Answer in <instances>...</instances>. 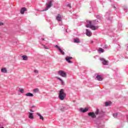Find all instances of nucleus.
I'll use <instances>...</instances> for the list:
<instances>
[{
    "instance_id": "4468645a",
    "label": "nucleus",
    "mask_w": 128,
    "mask_h": 128,
    "mask_svg": "<svg viewBox=\"0 0 128 128\" xmlns=\"http://www.w3.org/2000/svg\"><path fill=\"white\" fill-rule=\"evenodd\" d=\"M96 78L97 80H99L100 82H102V78L100 75H98L96 76Z\"/></svg>"
},
{
    "instance_id": "6ab92c4d",
    "label": "nucleus",
    "mask_w": 128,
    "mask_h": 128,
    "mask_svg": "<svg viewBox=\"0 0 128 128\" xmlns=\"http://www.w3.org/2000/svg\"><path fill=\"white\" fill-rule=\"evenodd\" d=\"M23 60H28V56L26 55H24L22 56Z\"/></svg>"
},
{
    "instance_id": "c756f323",
    "label": "nucleus",
    "mask_w": 128,
    "mask_h": 128,
    "mask_svg": "<svg viewBox=\"0 0 128 128\" xmlns=\"http://www.w3.org/2000/svg\"><path fill=\"white\" fill-rule=\"evenodd\" d=\"M44 46V48H45L46 50H48V47L46 46L43 45Z\"/></svg>"
},
{
    "instance_id": "412c9836",
    "label": "nucleus",
    "mask_w": 128,
    "mask_h": 128,
    "mask_svg": "<svg viewBox=\"0 0 128 128\" xmlns=\"http://www.w3.org/2000/svg\"><path fill=\"white\" fill-rule=\"evenodd\" d=\"M36 114L40 116V120H44V117L40 113H37Z\"/></svg>"
},
{
    "instance_id": "0eeeda50",
    "label": "nucleus",
    "mask_w": 128,
    "mask_h": 128,
    "mask_svg": "<svg viewBox=\"0 0 128 128\" xmlns=\"http://www.w3.org/2000/svg\"><path fill=\"white\" fill-rule=\"evenodd\" d=\"M56 48L58 50H59V52H60L61 54H62V56H64V51H62V50L60 48V46H58L56 45Z\"/></svg>"
},
{
    "instance_id": "20e7f679",
    "label": "nucleus",
    "mask_w": 128,
    "mask_h": 128,
    "mask_svg": "<svg viewBox=\"0 0 128 128\" xmlns=\"http://www.w3.org/2000/svg\"><path fill=\"white\" fill-rule=\"evenodd\" d=\"M58 74L59 76H62V78H66V72H64V70H59Z\"/></svg>"
},
{
    "instance_id": "a211bd4d",
    "label": "nucleus",
    "mask_w": 128,
    "mask_h": 128,
    "mask_svg": "<svg viewBox=\"0 0 128 128\" xmlns=\"http://www.w3.org/2000/svg\"><path fill=\"white\" fill-rule=\"evenodd\" d=\"M110 104H112V102L110 101L105 102L106 106H110Z\"/></svg>"
},
{
    "instance_id": "cd10ccee",
    "label": "nucleus",
    "mask_w": 128,
    "mask_h": 128,
    "mask_svg": "<svg viewBox=\"0 0 128 128\" xmlns=\"http://www.w3.org/2000/svg\"><path fill=\"white\" fill-rule=\"evenodd\" d=\"M34 72L35 74H38V70H34Z\"/></svg>"
},
{
    "instance_id": "2eb2a0df",
    "label": "nucleus",
    "mask_w": 128,
    "mask_h": 128,
    "mask_svg": "<svg viewBox=\"0 0 128 128\" xmlns=\"http://www.w3.org/2000/svg\"><path fill=\"white\" fill-rule=\"evenodd\" d=\"M26 10V8H22L20 10V14H24V12Z\"/></svg>"
},
{
    "instance_id": "f704fd0d",
    "label": "nucleus",
    "mask_w": 128,
    "mask_h": 128,
    "mask_svg": "<svg viewBox=\"0 0 128 128\" xmlns=\"http://www.w3.org/2000/svg\"><path fill=\"white\" fill-rule=\"evenodd\" d=\"M97 18H100V16H97Z\"/></svg>"
},
{
    "instance_id": "f3484780",
    "label": "nucleus",
    "mask_w": 128,
    "mask_h": 128,
    "mask_svg": "<svg viewBox=\"0 0 128 128\" xmlns=\"http://www.w3.org/2000/svg\"><path fill=\"white\" fill-rule=\"evenodd\" d=\"M1 72H4V74H6V73L8 72V70H6V68H2L1 70Z\"/></svg>"
},
{
    "instance_id": "4be33fe9",
    "label": "nucleus",
    "mask_w": 128,
    "mask_h": 128,
    "mask_svg": "<svg viewBox=\"0 0 128 128\" xmlns=\"http://www.w3.org/2000/svg\"><path fill=\"white\" fill-rule=\"evenodd\" d=\"M56 78L59 80H60V82H61L62 84H64V81L62 80L60 78L58 77H56Z\"/></svg>"
},
{
    "instance_id": "bb28decb",
    "label": "nucleus",
    "mask_w": 128,
    "mask_h": 128,
    "mask_svg": "<svg viewBox=\"0 0 128 128\" xmlns=\"http://www.w3.org/2000/svg\"><path fill=\"white\" fill-rule=\"evenodd\" d=\"M98 112H99L98 109H97L96 111L95 112L96 114H98Z\"/></svg>"
},
{
    "instance_id": "9b49d317",
    "label": "nucleus",
    "mask_w": 128,
    "mask_h": 128,
    "mask_svg": "<svg viewBox=\"0 0 128 128\" xmlns=\"http://www.w3.org/2000/svg\"><path fill=\"white\" fill-rule=\"evenodd\" d=\"M86 36H92V32H90V30L86 29Z\"/></svg>"
},
{
    "instance_id": "f8f14e48",
    "label": "nucleus",
    "mask_w": 128,
    "mask_h": 128,
    "mask_svg": "<svg viewBox=\"0 0 128 128\" xmlns=\"http://www.w3.org/2000/svg\"><path fill=\"white\" fill-rule=\"evenodd\" d=\"M28 118H30V120H34V114L32 112H28Z\"/></svg>"
},
{
    "instance_id": "2f4dec72",
    "label": "nucleus",
    "mask_w": 128,
    "mask_h": 128,
    "mask_svg": "<svg viewBox=\"0 0 128 128\" xmlns=\"http://www.w3.org/2000/svg\"><path fill=\"white\" fill-rule=\"evenodd\" d=\"M67 6H69V8H70V4H68L67 5Z\"/></svg>"
},
{
    "instance_id": "5701e85b",
    "label": "nucleus",
    "mask_w": 128,
    "mask_h": 128,
    "mask_svg": "<svg viewBox=\"0 0 128 128\" xmlns=\"http://www.w3.org/2000/svg\"><path fill=\"white\" fill-rule=\"evenodd\" d=\"M74 42H76V44L80 42V39L78 38L74 39Z\"/></svg>"
},
{
    "instance_id": "393cba45",
    "label": "nucleus",
    "mask_w": 128,
    "mask_h": 128,
    "mask_svg": "<svg viewBox=\"0 0 128 128\" xmlns=\"http://www.w3.org/2000/svg\"><path fill=\"white\" fill-rule=\"evenodd\" d=\"M19 92H21V94H24V89L22 88L20 89Z\"/></svg>"
},
{
    "instance_id": "7c9ffc66",
    "label": "nucleus",
    "mask_w": 128,
    "mask_h": 128,
    "mask_svg": "<svg viewBox=\"0 0 128 128\" xmlns=\"http://www.w3.org/2000/svg\"><path fill=\"white\" fill-rule=\"evenodd\" d=\"M0 26H4V23L0 22Z\"/></svg>"
},
{
    "instance_id": "6e6552de",
    "label": "nucleus",
    "mask_w": 128,
    "mask_h": 128,
    "mask_svg": "<svg viewBox=\"0 0 128 128\" xmlns=\"http://www.w3.org/2000/svg\"><path fill=\"white\" fill-rule=\"evenodd\" d=\"M66 60L69 64H72V62L70 61V60H72V57L67 56L66 58Z\"/></svg>"
},
{
    "instance_id": "473e14b6",
    "label": "nucleus",
    "mask_w": 128,
    "mask_h": 128,
    "mask_svg": "<svg viewBox=\"0 0 128 128\" xmlns=\"http://www.w3.org/2000/svg\"><path fill=\"white\" fill-rule=\"evenodd\" d=\"M30 111L31 112H34V110H30Z\"/></svg>"
},
{
    "instance_id": "a878e982",
    "label": "nucleus",
    "mask_w": 128,
    "mask_h": 128,
    "mask_svg": "<svg viewBox=\"0 0 128 128\" xmlns=\"http://www.w3.org/2000/svg\"><path fill=\"white\" fill-rule=\"evenodd\" d=\"M113 116L114 118H116V116H118V113H115L113 114Z\"/></svg>"
},
{
    "instance_id": "f03ea898",
    "label": "nucleus",
    "mask_w": 128,
    "mask_h": 128,
    "mask_svg": "<svg viewBox=\"0 0 128 128\" xmlns=\"http://www.w3.org/2000/svg\"><path fill=\"white\" fill-rule=\"evenodd\" d=\"M66 97V94L64 92V90L61 89L58 94V98L60 100H64Z\"/></svg>"
},
{
    "instance_id": "b1692460",
    "label": "nucleus",
    "mask_w": 128,
    "mask_h": 128,
    "mask_svg": "<svg viewBox=\"0 0 128 128\" xmlns=\"http://www.w3.org/2000/svg\"><path fill=\"white\" fill-rule=\"evenodd\" d=\"M98 52H104V49H102V48H99Z\"/></svg>"
},
{
    "instance_id": "f257e3e1",
    "label": "nucleus",
    "mask_w": 128,
    "mask_h": 128,
    "mask_svg": "<svg viewBox=\"0 0 128 128\" xmlns=\"http://www.w3.org/2000/svg\"><path fill=\"white\" fill-rule=\"evenodd\" d=\"M98 20H94L92 22L87 20L86 23V27L90 28H91V30H98V26H92V24H98Z\"/></svg>"
},
{
    "instance_id": "dca6fc26",
    "label": "nucleus",
    "mask_w": 128,
    "mask_h": 128,
    "mask_svg": "<svg viewBox=\"0 0 128 128\" xmlns=\"http://www.w3.org/2000/svg\"><path fill=\"white\" fill-rule=\"evenodd\" d=\"M25 96H30V97H32L34 96V94L30 93V92H28L25 94Z\"/></svg>"
},
{
    "instance_id": "c85d7f7f",
    "label": "nucleus",
    "mask_w": 128,
    "mask_h": 128,
    "mask_svg": "<svg viewBox=\"0 0 128 128\" xmlns=\"http://www.w3.org/2000/svg\"><path fill=\"white\" fill-rule=\"evenodd\" d=\"M104 48H108V46L107 45L104 46Z\"/></svg>"
},
{
    "instance_id": "39448f33",
    "label": "nucleus",
    "mask_w": 128,
    "mask_h": 128,
    "mask_svg": "<svg viewBox=\"0 0 128 128\" xmlns=\"http://www.w3.org/2000/svg\"><path fill=\"white\" fill-rule=\"evenodd\" d=\"M100 60L102 62V64H104V66H108V61L106 60L104 58H100Z\"/></svg>"
},
{
    "instance_id": "9d476101",
    "label": "nucleus",
    "mask_w": 128,
    "mask_h": 128,
    "mask_svg": "<svg viewBox=\"0 0 128 128\" xmlns=\"http://www.w3.org/2000/svg\"><path fill=\"white\" fill-rule=\"evenodd\" d=\"M62 15L58 14L56 16V20L58 21V22H62Z\"/></svg>"
},
{
    "instance_id": "72a5a7b5",
    "label": "nucleus",
    "mask_w": 128,
    "mask_h": 128,
    "mask_svg": "<svg viewBox=\"0 0 128 128\" xmlns=\"http://www.w3.org/2000/svg\"><path fill=\"white\" fill-rule=\"evenodd\" d=\"M42 40H44V38H42Z\"/></svg>"
},
{
    "instance_id": "1a4fd4ad",
    "label": "nucleus",
    "mask_w": 128,
    "mask_h": 128,
    "mask_svg": "<svg viewBox=\"0 0 128 128\" xmlns=\"http://www.w3.org/2000/svg\"><path fill=\"white\" fill-rule=\"evenodd\" d=\"M88 116H91L93 118H94L96 116V114H94V112H90L88 113Z\"/></svg>"
},
{
    "instance_id": "ddd939ff",
    "label": "nucleus",
    "mask_w": 128,
    "mask_h": 128,
    "mask_svg": "<svg viewBox=\"0 0 128 128\" xmlns=\"http://www.w3.org/2000/svg\"><path fill=\"white\" fill-rule=\"evenodd\" d=\"M80 110L82 112H86L88 110V108H85L84 109L83 108H80Z\"/></svg>"
},
{
    "instance_id": "7ed1b4c3",
    "label": "nucleus",
    "mask_w": 128,
    "mask_h": 128,
    "mask_svg": "<svg viewBox=\"0 0 128 128\" xmlns=\"http://www.w3.org/2000/svg\"><path fill=\"white\" fill-rule=\"evenodd\" d=\"M52 6V0L49 1L48 3L46 4V8L44 10L43 12H46V10H48L49 8H50V7Z\"/></svg>"
},
{
    "instance_id": "aec40b11",
    "label": "nucleus",
    "mask_w": 128,
    "mask_h": 128,
    "mask_svg": "<svg viewBox=\"0 0 128 128\" xmlns=\"http://www.w3.org/2000/svg\"><path fill=\"white\" fill-rule=\"evenodd\" d=\"M33 92L36 94L38 92H40V90H38V88H36L35 89H34Z\"/></svg>"
},
{
    "instance_id": "423d86ee",
    "label": "nucleus",
    "mask_w": 128,
    "mask_h": 128,
    "mask_svg": "<svg viewBox=\"0 0 128 128\" xmlns=\"http://www.w3.org/2000/svg\"><path fill=\"white\" fill-rule=\"evenodd\" d=\"M70 106L66 104H64L62 106V108H61V110H69Z\"/></svg>"
},
{
    "instance_id": "c9c22d12",
    "label": "nucleus",
    "mask_w": 128,
    "mask_h": 128,
    "mask_svg": "<svg viewBox=\"0 0 128 128\" xmlns=\"http://www.w3.org/2000/svg\"><path fill=\"white\" fill-rule=\"evenodd\" d=\"M114 8H116V6H114Z\"/></svg>"
}]
</instances>
